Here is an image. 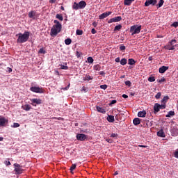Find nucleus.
Masks as SVG:
<instances>
[{"label": "nucleus", "instance_id": "1", "mask_svg": "<svg viewBox=\"0 0 178 178\" xmlns=\"http://www.w3.org/2000/svg\"><path fill=\"white\" fill-rule=\"evenodd\" d=\"M54 25L52 26L50 32V35L51 37H56L59 34L60 31H62V24L59 21L55 19L54 21Z\"/></svg>", "mask_w": 178, "mask_h": 178}, {"label": "nucleus", "instance_id": "2", "mask_svg": "<svg viewBox=\"0 0 178 178\" xmlns=\"http://www.w3.org/2000/svg\"><path fill=\"white\" fill-rule=\"evenodd\" d=\"M17 44H24V42H27L29 41V38H30V32L25 31L24 33H19L17 34Z\"/></svg>", "mask_w": 178, "mask_h": 178}, {"label": "nucleus", "instance_id": "3", "mask_svg": "<svg viewBox=\"0 0 178 178\" xmlns=\"http://www.w3.org/2000/svg\"><path fill=\"white\" fill-rule=\"evenodd\" d=\"M86 6H87V3L82 0L79 3L74 2L72 6V9L74 10H79V9H84Z\"/></svg>", "mask_w": 178, "mask_h": 178}, {"label": "nucleus", "instance_id": "4", "mask_svg": "<svg viewBox=\"0 0 178 178\" xmlns=\"http://www.w3.org/2000/svg\"><path fill=\"white\" fill-rule=\"evenodd\" d=\"M130 33H131V35H134V34H140V31H141V25H134L131 26Z\"/></svg>", "mask_w": 178, "mask_h": 178}, {"label": "nucleus", "instance_id": "5", "mask_svg": "<svg viewBox=\"0 0 178 178\" xmlns=\"http://www.w3.org/2000/svg\"><path fill=\"white\" fill-rule=\"evenodd\" d=\"M177 40L173 39L168 42L167 45L164 47L165 49H168V51H173L175 49V44H176Z\"/></svg>", "mask_w": 178, "mask_h": 178}, {"label": "nucleus", "instance_id": "6", "mask_svg": "<svg viewBox=\"0 0 178 178\" xmlns=\"http://www.w3.org/2000/svg\"><path fill=\"white\" fill-rule=\"evenodd\" d=\"M30 91H32V92H36V94H44V89L38 86L31 87Z\"/></svg>", "mask_w": 178, "mask_h": 178}, {"label": "nucleus", "instance_id": "7", "mask_svg": "<svg viewBox=\"0 0 178 178\" xmlns=\"http://www.w3.org/2000/svg\"><path fill=\"white\" fill-rule=\"evenodd\" d=\"M14 167H15V172L17 175H20L23 173V170L22 169L23 166L20 165L18 163H15Z\"/></svg>", "mask_w": 178, "mask_h": 178}, {"label": "nucleus", "instance_id": "8", "mask_svg": "<svg viewBox=\"0 0 178 178\" xmlns=\"http://www.w3.org/2000/svg\"><path fill=\"white\" fill-rule=\"evenodd\" d=\"M157 2L158 1L156 0H147L145 3V6L148 7L149 5H152V6H155Z\"/></svg>", "mask_w": 178, "mask_h": 178}, {"label": "nucleus", "instance_id": "9", "mask_svg": "<svg viewBox=\"0 0 178 178\" xmlns=\"http://www.w3.org/2000/svg\"><path fill=\"white\" fill-rule=\"evenodd\" d=\"M120 21H122V17L121 16H118V17H115L113 18L110 19L108 21V24H111V23H118V22H120Z\"/></svg>", "mask_w": 178, "mask_h": 178}, {"label": "nucleus", "instance_id": "10", "mask_svg": "<svg viewBox=\"0 0 178 178\" xmlns=\"http://www.w3.org/2000/svg\"><path fill=\"white\" fill-rule=\"evenodd\" d=\"M28 16L30 19H35L38 15H37V11L31 10L29 13Z\"/></svg>", "mask_w": 178, "mask_h": 178}, {"label": "nucleus", "instance_id": "11", "mask_svg": "<svg viewBox=\"0 0 178 178\" xmlns=\"http://www.w3.org/2000/svg\"><path fill=\"white\" fill-rule=\"evenodd\" d=\"M87 138V136L84 134H78L76 135V140H79V141H84Z\"/></svg>", "mask_w": 178, "mask_h": 178}, {"label": "nucleus", "instance_id": "12", "mask_svg": "<svg viewBox=\"0 0 178 178\" xmlns=\"http://www.w3.org/2000/svg\"><path fill=\"white\" fill-rule=\"evenodd\" d=\"M110 15H112V12H111V11L104 13L99 16V19L100 20H102V19H105V18L108 17V16H110Z\"/></svg>", "mask_w": 178, "mask_h": 178}, {"label": "nucleus", "instance_id": "13", "mask_svg": "<svg viewBox=\"0 0 178 178\" xmlns=\"http://www.w3.org/2000/svg\"><path fill=\"white\" fill-rule=\"evenodd\" d=\"M8 124V120L4 117H0V126L1 127H4L6 124Z\"/></svg>", "mask_w": 178, "mask_h": 178}, {"label": "nucleus", "instance_id": "14", "mask_svg": "<svg viewBox=\"0 0 178 178\" xmlns=\"http://www.w3.org/2000/svg\"><path fill=\"white\" fill-rule=\"evenodd\" d=\"M168 69H169V67H166V66L163 65V66H162L161 67L159 68V73L163 74Z\"/></svg>", "mask_w": 178, "mask_h": 178}, {"label": "nucleus", "instance_id": "15", "mask_svg": "<svg viewBox=\"0 0 178 178\" xmlns=\"http://www.w3.org/2000/svg\"><path fill=\"white\" fill-rule=\"evenodd\" d=\"M138 118H145L147 116V111H143L138 113Z\"/></svg>", "mask_w": 178, "mask_h": 178}, {"label": "nucleus", "instance_id": "16", "mask_svg": "<svg viewBox=\"0 0 178 178\" xmlns=\"http://www.w3.org/2000/svg\"><path fill=\"white\" fill-rule=\"evenodd\" d=\"M22 109H23L24 111H26L27 112V111H30V109H31V106H30V104H25L22 106Z\"/></svg>", "mask_w": 178, "mask_h": 178}, {"label": "nucleus", "instance_id": "17", "mask_svg": "<svg viewBox=\"0 0 178 178\" xmlns=\"http://www.w3.org/2000/svg\"><path fill=\"white\" fill-rule=\"evenodd\" d=\"M157 136L158 137H162V138H165V132L163 131V129H161L157 132Z\"/></svg>", "mask_w": 178, "mask_h": 178}, {"label": "nucleus", "instance_id": "18", "mask_svg": "<svg viewBox=\"0 0 178 178\" xmlns=\"http://www.w3.org/2000/svg\"><path fill=\"white\" fill-rule=\"evenodd\" d=\"M161 109L159 108V106H158V103L154 104V113H158Z\"/></svg>", "mask_w": 178, "mask_h": 178}, {"label": "nucleus", "instance_id": "19", "mask_svg": "<svg viewBox=\"0 0 178 178\" xmlns=\"http://www.w3.org/2000/svg\"><path fill=\"white\" fill-rule=\"evenodd\" d=\"M96 109L97 112H99L100 113H106V111H105L102 107L96 106Z\"/></svg>", "mask_w": 178, "mask_h": 178}, {"label": "nucleus", "instance_id": "20", "mask_svg": "<svg viewBox=\"0 0 178 178\" xmlns=\"http://www.w3.org/2000/svg\"><path fill=\"white\" fill-rule=\"evenodd\" d=\"M107 120L110 123H113V122H115V116H113V115H108L107 117Z\"/></svg>", "mask_w": 178, "mask_h": 178}, {"label": "nucleus", "instance_id": "21", "mask_svg": "<svg viewBox=\"0 0 178 178\" xmlns=\"http://www.w3.org/2000/svg\"><path fill=\"white\" fill-rule=\"evenodd\" d=\"M169 101V96H165L162 99H161V104H163L164 105H166V103Z\"/></svg>", "mask_w": 178, "mask_h": 178}, {"label": "nucleus", "instance_id": "22", "mask_svg": "<svg viewBox=\"0 0 178 178\" xmlns=\"http://www.w3.org/2000/svg\"><path fill=\"white\" fill-rule=\"evenodd\" d=\"M31 102H33V104H37V105H40L41 104V99H33L31 100Z\"/></svg>", "mask_w": 178, "mask_h": 178}, {"label": "nucleus", "instance_id": "23", "mask_svg": "<svg viewBox=\"0 0 178 178\" xmlns=\"http://www.w3.org/2000/svg\"><path fill=\"white\" fill-rule=\"evenodd\" d=\"M133 123L135 126H138V124H140V118H135L133 120Z\"/></svg>", "mask_w": 178, "mask_h": 178}, {"label": "nucleus", "instance_id": "24", "mask_svg": "<svg viewBox=\"0 0 178 178\" xmlns=\"http://www.w3.org/2000/svg\"><path fill=\"white\" fill-rule=\"evenodd\" d=\"M133 2H134V0H124V4L127 5V6H130Z\"/></svg>", "mask_w": 178, "mask_h": 178}, {"label": "nucleus", "instance_id": "25", "mask_svg": "<svg viewBox=\"0 0 178 178\" xmlns=\"http://www.w3.org/2000/svg\"><path fill=\"white\" fill-rule=\"evenodd\" d=\"M120 62V65H122V66H124V65H127V59L126 58L121 59Z\"/></svg>", "mask_w": 178, "mask_h": 178}, {"label": "nucleus", "instance_id": "26", "mask_svg": "<svg viewBox=\"0 0 178 178\" xmlns=\"http://www.w3.org/2000/svg\"><path fill=\"white\" fill-rule=\"evenodd\" d=\"M65 45H70L72 44V39H70V38L65 39Z\"/></svg>", "mask_w": 178, "mask_h": 178}, {"label": "nucleus", "instance_id": "27", "mask_svg": "<svg viewBox=\"0 0 178 178\" xmlns=\"http://www.w3.org/2000/svg\"><path fill=\"white\" fill-rule=\"evenodd\" d=\"M84 81H90V80H92V78L90 75H86L83 78Z\"/></svg>", "mask_w": 178, "mask_h": 178}, {"label": "nucleus", "instance_id": "28", "mask_svg": "<svg viewBox=\"0 0 178 178\" xmlns=\"http://www.w3.org/2000/svg\"><path fill=\"white\" fill-rule=\"evenodd\" d=\"M171 116H175V111H169L165 118H170Z\"/></svg>", "mask_w": 178, "mask_h": 178}, {"label": "nucleus", "instance_id": "29", "mask_svg": "<svg viewBox=\"0 0 178 178\" xmlns=\"http://www.w3.org/2000/svg\"><path fill=\"white\" fill-rule=\"evenodd\" d=\"M163 3H165V1L163 0H160L159 1V3L157 5V8H162V6H163Z\"/></svg>", "mask_w": 178, "mask_h": 178}, {"label": "nucleus", "instance_id": "30", "mask_svg": "<svg viewBox=\"0 0 178 178\" xmlns=\"http://www.w3.org/2000/svg\"><path fill=\"white\" fill-rule=\"evenodd\" d=\"M122 29V25L119 24L115 26L114 31H119V30Z\"/></svg>", "mask_w": 178, "mask_h": 178}, {"label": "nucleus", "instance_id": "31", "mask_svg": "<svg viewBox=\"0 0 178 178\" xmlns=\"http://www.w3.org/2000/svg\"><path fill=\"white\" fill-rule=\"evenodd\" d=\"M56 19H58V20H60V22H63V17L60 14H57L56 15Z\"/></svg>", "mask_w": 178, "mask_h": 178}, {"label": "nucleus", "instance_id": "32", "mask_svg": "<svg viewBox=\"0 0 178 178\" xmlns=\"http://www.w3.org/2000/svg\"><path fill=\"white\" fill-rule=\"evenodd\" d=\"M136 63V60H134V59L133 58H129L128 60V64L129 65H134Z\"/></svg>", "mask_w": 178, "mask_h": 178}, {"label": "nucleus", "instance_id": "33", "mask_svg": "<svg viewBox=\"0 0 178 178\" xmlns=\"http://www.w3.org/2000/svg\"><path fill=\"white\" fill-rule=\"evenodd\" d=\"M76 35H83V30L77 29L76 31Z\"/></svg>", "mask_w": 178, "mask_h": 178}, {"label": "nucleus", "instance_id": "34", "mask_svg": "<svg viewBox=\"0 0 178 178\" xmlns=\"http://www.w3.org/2000/svg\"><path fill=\"white\" fill-rule=\"evenodd\" d=\"M159 109H165L166 108V104H158Z\"/></svg>", "mask_w": 178, "mask_h": 178}, {"label": "nucleus", "instance_id": "35", "mask_svg": "<svg viewBox=\"0 0 178 178\" xmlns=\"http://www.w3.org/2000/svg\"><path fill=\"white\" fill-rule=\"evenodd\" d=\"M88 63H94V58L92 57H88L87 58Z\"/></svg>", "mask_w": 178, "mask_h": 178}, {"label": "nucleus", "instance_id": "36", "mask_svg": "<svg viewBox=\"0 0 178 178\" xmlns=\"http://www.w3.org/2000/svg\"><path fill=\"white\" fill-rule=\"evenodd\" d=\"M162 95V93L161 92H159L156 95H155V98L156 99H159L161 98Z\"/></svg>", "mask_w": 178, "mask_h": 178}, {"label": "nucleus", "instance_id": "37", "mask_svg": "<svg viewBox=\"0 0 178 178\" xmlns=\"http://www.w3.org/2000/svg\"><path fill=\"white\" fill-rule=\"evenodd\" d=\"M147 80L150 83H153V81H155V76H150V77L148 78Z\"/></svg>", "mask_w": 178, "mask_h": 178}, {"label": "nucleus", "instance_id": "38", "mask_svg": "<svg viewBox=\"0 0 178 178\" xmlns=\"http://www.w3.org/2000/svg\"><path fill=\"white\" fill-rule=\"evenodd\" d=\"M76 164H72V166L70 167V170L71 171L72 173H73V171L74 170V169H76Z\"/></svg>", "mask_w": 178, "mask_h": 178}, {"label": "nucleus", "instance_id": "39", "mask_svg": "<svg viewBox=\"0 0 178 178\" xmlns=\"http://www.w3.org/2000/svg\"><path fill=\"white\" fill-rule=\"evenodd\" d=\"M94 69H95V70L99 71V70H101V65H94Z\"/></svg>", "mask_w": 178, "mask_h": 178}, {"label": "nucleus", "instance_id": "40", "mask_svg": "<svg viewBox=\"0 0 178 178\" xmlns=\"http://www.w3.org/2000/svg\"><path fill=\"white\" fill-rule=\"evenodd\" d=\"M60 69H62L63 70H67V69H69V67L64 65H61Z\"/></svg>", "mask_w": 178, "mask_h": 178}, {"label": "nucleus", "instance_id": "41", "mask_svg": "<svg viewBox=\"0 0 178 178\" xmlns=\"http://www.w3.org/2000/svg\"><path fill=\"white\" fill-rule=\"evenodd\" d=\"M11 127H14L15 129H16L17 127H20V124L15 122L13 124V126H11Z\"/></svg>", "mask_w": 178, "mask_h": 178}, {"label": "nucleus", "instance_id": "42", "mask_svg": "<svg viewBox=\"0 0 178 178\" xmlns=\"http://www.w3.org/2000/svg\"><path fill=\"white\" fill-rule=\"evenodd\" d=\"M38 54H45V50H44V48L40 49L39 51H38Z\"/></svg>", "mask_w": 178, "mask_h": 178}, {"label": "nucleus", "instance_id": "43", "mask_svg": "<svg viewBox=\"0 0 178 178\" xmlns=\"http://www.w3.org/2000/svg\"><path fill=\"white\" fill-rule=\"evenodd\" d=\"M100 88H102V90H106L108 88V86L107 85H102L100 86Z\"/></svg>", "mask_w": 178, "mask_h": 178}, {"label": "nucleus", "instance_id": "44", "mask_svg": "<svg viewBox=\"0 0 178 178\" xmlns=\"http://www.w3.org/2000/svg\"><path fill=\"white\" fill-rule=\"evenodd\" d=\"M125 86H128V87H131V82H130V81H125Z\"/></svg>", "mask_w": 178, "mask_h": 178}, {"label": "nucleus", "instance_id": "45", "mask_svg": "<svg viewBox=\"0 0 178 178\" xmlns=\"http://www.w3.org/2000/svg\"><path fill=\"white\" fill-rule=\"evenodd\" d=\"M120 51H125L126 50V46H120Z\"/></svg>", "mask_w": 178, "mask_h": 178}, {"label": "nucleus", "instance_id": "46", "mask_svg": "<svg viewBox=\"0 0 178 178\" xmlns=\"http://www.w3.org/2000/svg\"><path fill=\"white\" fill-rule=\"evenodd\" d=\"M172 27H178V22H175L172 24Z\"/></svg>", "mask_w": 178, "mask_h": 178}, {"label": "nucleus", "instance_id": "47", "mask_svg": "<svg viewBox=\"0 0 178 178\" xmlns=\"http://www.w3.org/2000/svg\"><path fill=\"white\" fill-rule=\"evenodd\" d=\"M175 158H177L178 159V150H176L174 153Z\"/></svg>", "mask_w": 178, "mask_h": 178}, {"label": "nucleus", "instance_id": "48", "mask_svg": "<svg viewBox=\"0 0 178 178\" xmlns=\"http://www.w3.org/2000/svg\"><path fill=\"white\" fill-rule=\"evenodd\" d=\"M106 141H107V143H110V144H112V143H113V140L109 138L106 139Z\"/></svg>", "mask_w": 178, "mask_h": 178}, {"label": "nucleus", "instance_id": "49", "mask_svg": "<svg viewBox=\"0 0 178 178\" xmlns=\"http://www.w3.org/2000/svg\"><path fill=\"white\" fill-rule=\"evenodd\" d=\"M111 137H112L113 138H115V137H118V134H111Z\"/></svg>", "mask_w": 178, "mask_h": 178}, {"label": "nucleus", "instance_id": "50", "mask_svg": "<svg viewBox=\"0 0 178 178\" xmlns=\"http://www.w3.org/2000/svg\"><path fill=\"white\" fill-rule=\"evenodd\" d=\"M76 56H77V58H80V56H81V52L76 51Z\"/></svg>", "mask_w": 178, "mask_h": 178}, {"label": "nucleus", "instance_id": "51", "mask_svg": "<svg viewBox=\"0 0 178 178\" xmlns=\"http://www.w3.org/2000/svg\"><path fill=\"white\" fill-rule=\"evenodd\" d=\"M158 83H163V81H165V79L163 78L162 79L157 80Z\"/></svg>", "mask_w": 178, "mask_h": 178}, {"label": "nucleus", "instance_id": "52", "mask_svg": "<svg viewBox=\"0 0 178 178\" xmlns=\"http://www.w3.org/2000/svg\"><path fill=\"white\" fill-rule=\"evenodd\" d=\"M91 33H92V34H97V31L95 30V29H92L91 30Z\"/></svg>", "mask_w": 178, "mask_h": 178}, {"label": "nucleus", "instance_id": "53", "mask_svg": "<svg viewBox=\"0 0 178 178\" xmlns=\"http://www.w3.org/2000/svg\"><path fill=\"white\" fill-rule=\"evenodd\" d=\"M115 61L117 62V63H119L120 62V58L118 57L115 59Z\"/></svg>", "mask_w": 178, "mask_h": 178}, {"label": "nucleus", "instance_id": "54", "mask_svg": "<svg viewBox=\"0 0 178 178\" xmlns=\"http://www.w3.org/2000/svg\"><path fill=\"white\" fill-rule=\"evenodd\" d=\"M118 102L116 100H112L111 102L110 103L111 105H113Z\"/></svg>", "mask_w": 178, "mask_h": 178}, {"label": "nucleus", "instance_id": "55", "mask_svg": "<svg viewBox=\"0 0 178 178\" xmlns=\"http://www.w3.org/2000/svg\"><path fill=\"white\" fill-rule=\"evenodd\" d=\"M7 70H8V73H12V68L7 67Z\"/></svg>", "mask_w": 178, "mask_h": 178}, {"label": "nucleus", "instance_id": "56", "mask_svg": "<svg viewBox=\"0 0 178 178\" xmlns=\"http://www.w3.org/2000/svg\"><path fill=\"white\" fill-rule=\"evenodd\" d=\"M138 147H140V148H147L148 146L147 145H138Z\"/></svg>", "mask_w": 178, "mask_h": 178}, {"label": "nucleus", "instance_id": "57", "mask_svg": "<svg viewBox=\"0 0 178 178\" xmlns=\"http://www.w3.org/2000/svg\"><path fill=\"white\" fill-rule=\"evenodd\" d=\"M99 74H100L101 76H105V72H104V71H101V72H99Z\"/></svg>", "mask_w": 178, "mask_h": 178}, {"label": "nucleus", "instance_id": "58", "mask_svg": "<svg viewBox=\"0 0 178 178\" xmlns=\"http://www.w3.org/2000/svg\"><path fill=\"white\" fill-rule=\"evenodd\" d=\"M122 98H124V99L129 98V96L126 94H124V95H122Z\"/></svg>", "mask_w": 178, "mask_h": 178}, {"label": "nucleus", "instance_id": "59", "mask_svg": "<svg viewBox=\"0 0 178 178\" xmlns=\"http://www.w3.org/2000/svg\"><path fill=\"white\" fill-rule=\"evenodd\" d=\"M92 26H95V27H97V26H98V24L97 22H94L92 23Z\"/></svg>", "mask_w": 178, "mask_h": 178}, {"label": "nucleus", "instance_id": "60", "mask_svg": "<svg viewBox=\"0 0 178 178\" xmlns=\"http://www.w3.org/2000/svg\"><path fill=\"white\" fill-rule=\"evenodd\" d=\"M6 166H10V161H6Z\"/></svg>", "mask_w": 178, "mask_h": 178}, {"label": "nucleus", "instance_id": "61", "mask_svg": "<svg viewBox=\"0 0 178 178\" xmlns=\"http://www.w3.org/2000/svg\"><path fill=\"white\" fill-rule=\"evenodd\" d=\"M50 3H55L56 0H49Z\"/></svg>", "mask_w": 178, "mask_h": 178}, {"label": "nucleus", "instance_id": "62", "mask_svg": "<svg viewBox=\"0 0 178 178\" xmlns=\"http://www.w3.org/2000/svg\"><path fill=\"white\" fill-rule=\"evenodd\" d=\"M154 58H152V56H149V58H148V60H149V61H151V60H152Z\"/></svg>", "mask_w": 178, "mask_h": 178}, {"label": "nucleus", "instance_id": "63", "mask_svg": "<svg viewBox=\"0 0 178 178\" xmlns=\"http://www.w3.org/2000/svg\"><path fill=\"white\" fill-rule=\"evenodd\" d=\"M118 175H119V172H118V171H116V172L114 173V176H118Z\"/></svg>", "mask_w": 178, "mask_h": 178}, {"label": "nucleus", "instance_id": "64", "mask_svg": "<svg viewBox=\"0 0 178 178\" xmlns=\"http://www.w3.org/2000/svg\"><path fill=\"white\" fill-rule=\"evenodd\" d=\"M60 9H61V10H65V7L64 6H61Z\"/></svg>", "mask_w": 178, "mask_h": 178}]
</instances>
